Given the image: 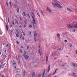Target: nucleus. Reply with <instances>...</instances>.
Returning a JSON list of instances; mask_svg holds the SVG:
<instances>
[{
    "label": "nucleus",
    "mask_w": 77,
    "mask_h": 77,
    "mask_svg": "<svg viewBox=\"0 0 77 77\" xmlns=\"http://www.w3.org/2000/svg\"><path fill=\"white\" fill-rule=\"evenodd\" d=\"M53 3H52L53 5V6H57L58 8H62V4H60V2L58 1H56V0H53Z\"/></svg>",
    "instance_id": "f257e3e1"
},
{
    "label": "nucleus",
    "mask_w": 77,
    "mask_h": 77,
    "mask_svg": "<svg viewBox=\"0 0 77 77\" xmlns=\"http://www.w3.org/2000/svg\"><path fill=\"white\" fill-rule=\"evenodd\" d=\"M32 15H33V16H32V19L33 20V29H35V25H36V22H35V17H34V16H35V14H34V13L33 12H32Z\"/></svg>",
    "instance_id": "f03ea898"
},
{
    "label": "nucleus",
    "mask_w": 77,
    "mask_h": 77,
    "mask_svg": "<svg viewBox=\"0 0 77 77\" xmlns=\"http://www.w3.org/2000/svg\"><path fill=\"white\" fill-rule=\"evenodd\" d=\"M24 54H23V57L26 59L27 60L29 59V56H27V54L26 53V51H24Z\"/></svg>",
    "instance_id": "7ed1b4c3"
},
{
    "label": "nucleus",
    "mask_w": 77,
    "mask_h": 77,
    "mask_svg": "<svg viewBox=\"0 0 77 77\" xmlns=\"http://www.w3.org/2000/svg\"><path fill=\"white\" fill-rule=\"evenodd\" d=\"M37 36V32L36 31H34V41L36 42V37Z\"/></svg>",
    "instance_id": "20e7f679"
},
{
    "label": "nucleus",
    "mask_w": 77,
    "mask_h": 77,
    "mask_svg": "<svg viewBox=\"0 0 77 77\" xmlns=\"http://www.w3.org/2000/svg\"><path fill=\"white\" fill-rule=\"evenodd\" d=\"M47 11L49 12H51L52 11L50 9V8H48V7H47Z\"/></svg>",
    "instance_id": "39448f33"
},
{
    "label": "nucleus",
    "mask_w": 77,
    "mask_h": 77,
    "mask_svg": "<svg viewBox=\"0 0 77 77\" xmlns=\"http://www.w3.org/2000/svg\"><path fill=\"white\" fill-rule=\"evenodd\" d=\"M45 70H44L42 76V77H44V75H45Z\"/></svg>",
    "instance_id": "423d86ee"
},
{
    "label": "nucleus",
    "mask_w": 77,
    "mask_h": 77,
    "mask_svg": "<svg viewBox=\"0 0 77 77\" xmlns=\"http://www.w3.org/2000/svg\"><path fill=\"white\" fill-rule=\"evenodd\" d=\"M68 26L69 28V29H72V26H71V25H68Z\"/></svg>",
    "instance_id": "0eeeda50"
},
{
    "label": "nucleus",
    "mask_w": 77,
    "mask_h": 77,
    "mask_svg": "<svg viewBox=\"0 0 77 77\" xmlns=\"http://www.w3.org/2000/svg\"><path fill=\"white\" fill-rule=\"evenodd\" d=\"M35 72H33L32 74V77H35Z\"/></svg>",
    "instance_id": "6e6552de"
},
{
    "label": "nucleus",
    "mask_w": 77,
    "mask_h": 77,
    "mask_svg": "<svg viewBox=\"0 0 77 77\" xmlns=\"http://www.w3.org/2000/svg\"><path fill=\"white\" fill-rule=\"evenodd\" d=\"M50 66H49L48 67V72H49L50 71Z\"/></svg>",
    "instance_id": "1a4fd4ad"
},
{
    "label": "nucleus",
    "mask_w": 77,
    "mask_h": 77,
    "mask_svg": "<svg viewBox=\"0 0 77 77\" xmlns=\"http://www.w3.org/2000/svg\"><path fill=\"white\" fill-rule=\"evenodd\" d=\"M67 9L68 11H69V12H72V10H71L70 8H67Z\"/></svg>",
    "instance_id": "9d476101"
},
{
    "label": "nucleus",
    "mask_w": 77,
    "mask_h": 77,
    "mask_svg": "<svg viewBox=\"0 0 77 77\" xmlns=\"http://www.w3.org/2000/svg\"><path fill=\"white\" fill-rule=\"evenodd\" d=\"M73 27L74 28H75L76 29H77V23L75 25L73 26Z\"/></svg>",
    "instance_id": "9b49d317"
},
{
    "label": "nucleus",
    "mask_w": 77,
    "mask_h": 77,
    "mask_svg": "<svg viewBox=\"0 0 77 77\" xmlns=\"http://www.w3.org/2000/svg\"><path fill=\"white\" fill-rule=\"evenodd\" d=\"M26 71L24 70L23 71V75L24 76H25V75H26Z\"/></svg>",
    "instance_id": "f8f14e48"
},
{
    "label": "nucleus",
    "mask_w": 77,
    "mask_h": 77,
    "mask_svg": "<svg viewBox=\"0 0 77 77\" xmlns=\"http://www.w3.org/2000/svg\"><path fill=\"white\" fill-rule=\"evenodd\" d=\"M9 4L10 5V7L12 8V4H11V2H9Z\"/></svg>",
    "instance_id": "ddd939ff"
},
{
    "label": "nucleus",
    "mask_w": 77,
    "mask_h": 77,
    "mask_svg": "<svg viewBox=\"0 0 77 77\" xmlns=\"http://www.w3.org/2000/svg\"><path fill=\"white\" fill-rule=\"evenodd\" d=\"M48 57H46V62H48Z\"/></svg>",
    "instance_id": "4468645a"
},
{
    "label": "nucleus",
    "mask_w": 77,
    "mask_h": 77,
    "mask_svg": "<svg viewBox=\"0 0 77 77\" xmlns=\"http://www.w3.org/2000/svg\"><path fill=\"white\" fill-rule=\"evenodd\" d=\"M55 56H57V57H58L59 56V54H58L56 53L55 54Z\"/></svg>",
    "instance_id": "2eb2a0df"
},
{
    "label": "nucleus",
    "mask_w": 77,
    "mask_h": 77,
    "mask_svg": "<svg viewBox=\"0 0 77 77\" xmlns=\"http://www.w3.org/2000/svg\"><path fill=\"white\" fill-rule=\"evenodd\" d=\"M72 65L73 66H74V67H76V66H75V64L74 63H72Z\"/></svg>",
    "instance_id": "dca6fc26"
},
{
    "label": "nucleus",
    "mask_w": 77,
    "mask_h": 77,
    "mask_svg": "<svg viewBox=\"0 0 77 77\" xmlns=\"http://www.w3.org/2000/svg\"><path fill=\"white\" fill-rule=\"evenodd\" d=\"M20 56H18V61L19 62V63H20Z\"/></svg>",
    "instance_id": "f3484780"
},
{
    "label": "nucleus",
    "mask_w": 77,
    "mask_h": 77,
    "mask_svg": "<svg viewBox=\"0 0 77 77\" xmlns=\"http://www.w3.org/2000/svg\"><path fill=\"white\" fill-rule=\"evenodd\" d=\"M6 27L7 28L6 30L7 31H8V25H6Z\"/></svg>",
    "instance_id": "a211bd4d"
},
{
    "label": "nucleus",
    "mask_w": 77,
    "mask_h": 77,
    "mask_svg": "<svg viewBox=\"0 0 77 77\" xmlns=\"http://www.w3.org/2000/svg\"><path fill=\"white\" fill-rule=\"evenodd\" d=\"M41 13H42V14L43 15L44 17H45V15H44V13H43V12H42V10H41Z\"/></svg>",
    "instance_id": "6ab92c4d"
},
{
    "label": "nucleus",
    "mask_w": 77,
    "mask_h": 77,
    "mask_svg": "<svg viewBox=\"0 0 77 77\" xmlns=\"http://www.w3.org/2000/svg\"><path fill=\"white\" fill-rule=\"evenodd\" d=\"M15 30L16 32H17V33H19V32H18V29H15Z\"/></svg>",
    "instance_id": "aec40b11"
},
{
    "label": "nucleus",
    "mask_w": 77,
    "mask_h": 77,
    "mask_svg": "<svg viewBox=\"0 0 77 77\" xmlns=\"http://www.w3.org/2000/svg\"><path fill=\"white\" fill-rule=\"evenodd\" d=\"M17 11L18 13H19V8H17Z\"/></svg>",
    "instance_id": "412c9836"
},
{
    "label": "nucleus",
    "mask_w": 77,
    "mask_h": 77,
    "mask_svg": "<svg viewBox=\"0 0 77 77\" xmlns=\"http://www.w3.org/2000/svg\"><path fill=\"white\" fill-rule=\"evenodd\" d=\"M69 45H70V47H72V44H71V43H70Z\"/></svg>",
    "instance_id": "4be33fe9"
},
{
    "label": "nucleus",
    "mask_w": 77,
    "mask_h": 77,
    "mask_svg": "<svg viewBox=\"0 0 77 77\" xmlns=\"http://www.w3.org/2000/svg\"><path fill=\"white\" fill-rule=\"evenodd\" d=\"M58 69H56L55 71V72L54 73V74H55L56 73V71H57V70H58Z\"/></svg>",
    "instance_id": "5701e85b"
},
{
    "label": "nucleus",
    "mask_w": 77,
    "mask_h": 77,
    "mask_svg": "<svg viewBox=\"0 0 77 77\" xmlns=\"http://www.w3.org/2000/svg\"><path fill=\"white\" fill-rule=\"evenodd\" d=\"M8 23H9V17H8Z\"/></svg>",
    "instance_id": "b1692460"
},
{
    "label": "nucleus",
    "mask_w": 77,
    "mask_h": 77,
    "mask_svg": "<svg viewBox=\"0 0 77 77\" xmlns=\"http://www.w3.org/2000/svg\"><path fill=\"white\" fill-rule=\"evenodd\" d=\"M29 28H32V26L31 25H30L29 26Z\"/></svg>",
    "instance_id": "393cba45"
},
{
    "label": "nucleus",
    "mask_w": 77,
    "mask_h": 77,
    "mask_svg": "<svg viewBox=\"0 0 77 77\" xmlns=\"http://www.w3.org/2000/svg\"><path fill=\"white\" fill-rule=\"evenodd\" d=\"M16 37H18V36H19V35H18V34H16Z\"/></svg>",
    "instance_id": "a878e982"
},
{
    "label": "nucleus",
    "mask_w": 77,
    "mask_h": 77,
    "mask_svg": "<svg viewBox=\"0 0 77 77\" xmlns=\"http://www.w3.org/2000/svg\"><path fill=\"white\" fill-rule=\"evenodd\" d=\"M27 14V16H28V17H29V18H30V15H29V14L28 13Z\"/></svg>",
    "instance_id": "bb28decb"
},
{
    "label": "nucleus",
    "mask_w": 77,
    "mask_h": 77,
    "mask_svg": "<svg viewBox=\"0 0 77 77\" xmlns=\"http://www.w3.org/2000/svg\"><path fill=\"white\" fill-rule=\"evenodd\" d=\"M23 14L24 15V16H26V13H25V12H23Z\"/></svg>",
    "instance_id": "cd10ccee"
},
{
    "label": "nucleus",
    "mask_w": 77,
    "mask_h": 77,
    "mask_svg": "<svg viewBox=\"0 0 77 77\" xmlns=\"http://www.w3.org/2000/svg\"><path fill=\"white\" fill-rule=\"evenodd\" d=\"M36 12H37V14L38 16H39V17H40V16L38 14V12H37V11H36Z\"/></svg>",
    "instance_id": "c85d7f7f"
},
{
    "label": "nucleus",
    "mask_w": 77,
    "mask_h": 77,
    "mask_svg": "<svg viewBox=\"0 0 77 77\" xmlns=\"http://www.w3.org/2000/svg\"><path fill=\"white\" fill-rule=\"evenodd\" d=\"M6 5L8 7V2H6Z\"/></svg>",
    "instance_id": "c756f323"
},
{
    "label": "nucleus",
    "mask_w": 77,
    "mask_h": 77,
    "mask_svg": "<svg viewBox=\"0 0 77 77\" xmlns=\"http://www.w3.org/2000/svg\"><path fill=\"white\" fill-rule=\"evenodd\" d=\"M57 36L58 37H60V35H59V34H57Z\"/></svg>",
    "instance_id": "7c9ffc66"
},
{
    "label": "nucleus",
    "mask_w": 77,
    "mask_h": 77,
    "mask_svg": "<svg viewBox=\"0 0 77 77\" xmlns=\"http://www.w3.org/2000/svg\"><path fill=\"white\" fill-rule=\"evenodd\" d=\"M15 22L16 23H17V24H18V21H17V20H15Z\"/></svg>",
    "instance_id": "2f4dec72"
},
{
    "label": "nucleus",
    "mask_w": 77,
    "mask_h": 77,
    "mask_svg": "<svg viewBox=\"0 0 77 77\" xmlns=\"http://www.w3.org/2000/svg\"><path fill=\"white\" fill-rule=\"evenodd\" d=\"M12 24H13V25H14L15 24V23H14V21H12Z\"/></svg>",
    "instance_id": "473e14b6"
},
{
    "label": "nucleus",
    "mask_w": 77,
    "mask_h": 77,
    "mask_svg": "<svg viewBox=\"0 0 77 77\" xmlns=\"http://www.w3.org/2000/svg\"><path fill=\"white\" fill-rule=\"evenodd\" d=\"M22 39H23V40H24V36L23 37Z\"/></svg>",
    "instance_id": "72a5a7b5"
},
{
    "label": "nucleus",
    "mask_w": 77,
    "mask_h": 77,
    "mask_svg": "<svg viewBox=\"0 0 77 77\" xmlns=\"http://www.w3.org/2000/svg\"><path fill=\"white\" fill-rule=\"evenodd\" d=\"M31 34H32V32H29V35H31Z\"/></svg>",
    "instance_id": "f704fd0d"
},
{
    "label": "nucleus",
    "mask_w": 77,
    "mask_h": 77,
    "mask_svg": "<svg viewBox=\"0 0 77 77\" xmlns=\"http://www.w3.org/2000/svg\"><path fill=\"white\" fill-rule=\"evenodd\" d=\"M26 43L28 44V43H29V42H28V40L26 41Z\"/></svg>",
    "instance_id": "c9c22d12"
},
{
    "label": "nucleus",
    "mask_w": 77,
    "mask_h": 77,
    "mask_svg": "<svg viewBox=\"0 0 77 77\" xmlns=\"http://www.w3.org/2000/svg\"><path fill=\"white\" fill-rule=\"evenodd\" d=\"M20 52H21V53H23V51H22V50H20Z\"/></svg>",
    "instance_id": "e433bc0d"
},
{
    "label": "nucleus",
    "mask_w": 77,
    "mask_h": 77,
    "mask_svg": "<svg viewBox=\"0 0 77 77\" xmlns=\"http://www.w3.org/2000/svg\"><path fill=\"white\" fill-rule=\"evenodd\" d=\"M17 44H19V42H18V41H17Z\"/></svg>",
    "instance_id": "4c0bfd02"
},
{
    "label": "nucleus",
    "mask_w": 77,
    "mask_h": 77,
    "mask_svg": "<svg viewBox=\"0 0 77 77\" xmlns=\"http://www.w3.org/2000/svg\"><path fill=\"white\" fill-rule=\"evenodd\" d=\"M24 22L25 23V24H27V22H26L25 21H24Z\"/></svg>",
    "instance_id": "58836bf2"
},
{
    "label": "nucleus",
    "mask_w": 77,
    "mask_h": 77,
    "mask_svg": "<svg viewBox=\"0 0 77 77\" xmlns=\"http://www.w3.org/2000/svg\"><path fill=\"white\" fill-rule=\"evenodd\" d=\"M65 42H68V41H67V40H65Z\"/></svg>",
    "instance_id": "ea45409f"
},
{
    "label": "nucleus",
    "mask_w": 77,
    "mask_h": 77,
    "mask_svg": "<svg viewBox=\"0 0 77 77\" xmlns=\"http://www.w3.org/2000/svg\"><path fill=\"white\" fill-rule=\"evenodd\" d=\"M40 56H42V52H41L40 53Z\"/></svg>",
    "instance_id": "a19ab883"
},
{
    "label": "nucleus",
    "mask_w": 77,
    "mask_h": 77,
    "mask_svg": "<svg viewBox=\"0 0 77 77\" xmlns=\"http://www.w3.org/2000/svg\"><path fill=\"white\" fill-rule=\"evenodd\" d=\"M12 65H16V63H13L12 64Z\"/></svg>",
    "instance_id": "79ce46f5"
},
{
    "label": "nucleus",
    "mask_w": 77,
    "mask_h": 77,
    "mask_svg": "<svg viewBox=\"0 0 77 77\" xmlns=\"http://www.w3.org/2000/svg\"><path fill=\"white\" fill-rule=\"evenodd\" d=\"M50 75H51V74H50L48 75V77H50Z\"/></svg>",
    "instance_id": "37998d69"
},
{
    "label": "nucleus",
    "mask_w": 77,
    "mask_h": 77,
    "mask_svg": "<svg viewBox=\"0 0 77 77\" xmlns=\"http://www.w3.org/2000/svg\"><path fill=\"white\" fill-rule=\"evenodd\" d=\"M2 65H0V68H2Z\"/></svg>",
    "instance_id": "c03bdc74"
},
{
    "label": "nucleus",
    "mask_w": 77,
    "mask_h": 77,
    "mask_svg": "<svg viewBox=\"0 0 77 77\" xmlns=\"http://www.w3.org/2000/svg\"><path fill=\"white\" fill-rule=\"evenodd\" d=\"M76 54H77V50H76Z\"/></svg>",
    "instance_id": "a18cd8bd"
},
{
    "label": "nucleus",
    "mask_w": 77,
    "mask_h": 77,
    "mask_svg": "<svg viewBox=\"0 0 77 77\" xmlns=\"http://www.w3.org/2000/svg\"><path fill=\"white\" fill-rule=\"evenodd\" d=\"M23 36H25V33H23Z\"/></svg>",
    "instance_id": "49530a36"
},
{
    "label": "nucleus",
    "mask_w": 77,
    "mask_h": 77,
    "mask_svg": "<svg viewBox=\"0 0 77 77\" xmlns=\"http://www.w3.org/2000/svg\"><path fill=\"white\" fill-rule=\"evenodd\" d=\"M11 32H13V30L12 29H11Z\"/></svg>",
    "instance_id": "de8ad7c7"
},
{
    "label": "nucleus",
    "mask_w": 77,
    "mask_h": 77,
    "mask_svg": "<svg viewBox=\"0 0 77 77\" xmlns=\"http://www.w3.org/2000/svg\"><path fill=\"white\" fill-rule=\"evenodd\" d=\"M4 52L5 53H6V50H5V51H4Z\"/></svg>",
    "instance_id": "09e8293b"
},
{
    "label": "nucleus",
    "mask_w": 77,
    "mask_h": 77,
    "mask_svg": "<svg viewBox=\"0 0 77 77\" xmlns=\"http://www.w3.org/2000/svg\"><path fill=\"white\" fill-rule=\"evenodd\" d=\"M72 74H75V75H76V74H75V73H74V72H73Z\"/></svg>",
    "instance_id": "8fccbe9b"
},
{
    "label": "nucleus",
    "mask_w": 77,
    "mask_h": 77,
    "mask_svg": "<svg viewBox=\"0 0 77 77\" xmlns=\"http://www.w3.org/2000/svg\"><path fill=\"white\" fill-rule=\"evenodd\" d=\"M29 46H28L27 47V50H29Z\"/></svg>",
    "instance_id": "3c124183"
},
{
    "label": "nucleus",
    "mask_w": 77,
    "mask_h": 77,
    "mask_svg": "<svg viewBox=\"0 0 77 77\" xmlns=\"http://www.w3.org/2000/svg\"><path fill=\"white\" fill-rule=\"evenodd\" d=\"M7 69L6 68H5L4 69V70H5V71H6V70H7Z\"/></svg>",
    "instance_id": "603ef678"
},
{
    "label": "nucleus",
    "mask_w": 77,
    "mask_h": 77,
    "mask_svg": "<svg viewBox=\"0 0 77 77\" xmlns=\"http://www.w3.org/2000/svg\"><path fill=\"white\" fill-rule=\"evenodd\" d=\"M6 47H8V44H7L6 45Z\"/></svg>",
    "instance_id": "864d4df0"
},
{
    "label": "nucleus",
    "mask_w": 77,
    "mask_h": 77,
    "mask_svg": "<svg viewBox=\"0 0 77 77\" xmlns=\"http://www.w3.org/2000/svg\"><path fill=\"white\" fill-rule=\"evenodd\" d=\"M26 25H25L24 26V28H25V27H26Z\"/></svg>",
    "instance_id": "5fc2aeb1"
},
{
    "label": "nucleus",
    "mask_w": 77,
    "mask_h": 77,
    "mask_svg": "<svg viewBox=\"0 0 77 77\" xmlns=\"http://www.w3.org/2000/svg\"><path fill=\"white\" fill-rule=\"evenodd\" d=\"M55 59H57V58H55L54 59V60H55Z\"/></svg>",
    "instance_id": "6e6d98bb"
},
{
    "label": "nucleus",
    "mask_w": 77,
    "mask_h": 77,
    "mask_svg": "<svg viewBox=\"0 0 77 77\" xmlns=\"http://www.w3.org/2000/svg\"><path fill=\"white\" fill-rule=\"evenodd\" d=\"M41 52V50L40 49H39V52Z\"/></svg>",
    "instance_id": "4d7b16f0"
},
{
    "label": "nucleus",
    "mask_w": 77,
    "mask_h": 77,
    "mask_svg": "<svg viewBox=\"0 0 77 77\" xmlns=\"http://www.w3.org/2000/svg\"><path fill=\"white\" fill-rule=\"evenodd\" d=\"M10 27H12V24H11Z\"/></svg>",
    "instance_id": "13d9d810"
},
{
    "label": "nucleus",
    "mask_w": 77,
    "mask_h": 77,
    "mask_svg": "<svg viewBox=\"0 0 77 77\" xmlns=\"http://www.w3.org/2000/svg\"><path fill=\"white\" fill-rule=\"evenodd\" d=\"M58 50H61V48H60Z\"/></svg>",
    "instance_id": "bf43d9fd"
},
{
    "label": "nucleus",
    "mask_w": 77,
    "mask_h": 77,
    "mask_svg": "<svg viewBox=\"0 0 77 77\" xmlns=\"http://www.w3.org/2000/svg\"><path fill=\"white\" fill-rule=\"evenodd\" d=\"M21 48H23V46H21Z\"/></svg>",
    "instance_id": "052dcab7"
},
{
    "label": "nucleus",
    "mask_w": 77,
    "mask_h": 77,
    "mask_svg": "<svg viewBox=\"0 0 77 77\" xmlns=\"http://www.w3.org/2000/svg\"><path fill=\"white\" fill-rule=\"evenodd\" d=\"M3 62H2L1 64V65H2L3 64Z\"/></svg>",
    "instance_id": "680f3d73"
},
{
    "label": "nucleus",
    "mask_w": 77,
    "mask_h": 77,
    "mask_svg": "<svg viewBox=\"0 0 77 77\" xmlns=\"http://www.w3.org/2000/svg\"><path fill=\"white\" fill-rule=\"evenodd\" d=\"M22 27V26H21V25H20V27Z\"/></svg>",
    "instance_id": "e2e57ef3"
},
{
    "label": "nucleus",
    "mask_w": 77,
    "mask_h": 77,
    "mask_svg": "<svg viewBox=\"0 0 77 77\" xmlns=\"http://www.w3.org/2000/svg\"><path fill=\"white\" fill-rule=\"evenodd\" d=\"M36 65H35L34 66V67H36Z\"/></svg>",
    "instance_id": "0e129e2a"
},
{
    "label": "nucleus",
    "mask_w": 77,
    "mask_h": 77,
    "mask_svg": "<svg viewBox=\"0 0 77 77\" xmlns=\"http://www.w3.org/2000/svg\"><path fill=\"white\" fill-rule=\"evenodd\" d=\"M11 36L12 35V33H11Z\"/></svg>",
    "instance_id": "69168bd1"
},
{
    "label": "nucleus",
    "mask_w": 77,
    "mask_h": 77,
    "mask_svg": "<svg viewBox=\"0 0 77 77\" xmlns=\"http://www.w3.org/2000/svg\"><path fill=\"white\" fill-rule=\"evenodd\" d=\"M20 20H22L21 18H20Z\"/></svg>",
    "instance_id": "338daca9"
},
{
    "label": "nucleus",
    "mask_w": 77,
    "mask_h": 77,
    "mask_svg": "<svg viewBox=\"0 0 77 77\" xmlns=\"http://www.w3.org/2000/svg\"><path fill=\"white\" fill-rule=\"evenodd\" d=\"M39 77H41V75H40Z\"/></svg>",
    "instance_id": "774afa93"
}]
</instances>
